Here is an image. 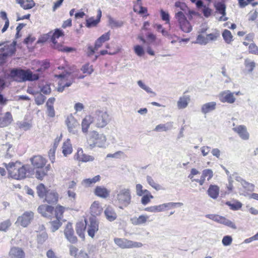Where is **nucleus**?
<instances>
[{
  "instance_id": "nucleus-1",
  "label": "nucleus",
  "mask_w": 258,
  "mask_h": 258,
  "mask_svg": "<svg viewBox=\"0 0 258 258\" xmlns=\"http://www.w3.org/2000/svg\"><path fill=\"white\" fill-rule=\"evenodd\" d=\"M3 165L6 168L9 175L17 180L24 179L29 170V166L26 165L21 166L20 162H10L8 164L4 163Z\"/></svg>"
},
{
  "instance_id": "nucleus-2",
  "label": "nucleus",
  "mask_w": 258,
  "mask_h": 258,
  "mask_svg": "<svg viewBox=\"0 0 258 258\" xmlns=\"http://www.w3.org/2000/svg\"><path fill=\"white\" fill-rule=\"evenodd\" d=\"M114 201L118 205L119 208L123 209L126 208L132 202L131 190L125 187H120L118 190H116Z\"/></svg>"
},
{
  "instance_id": "nucleus-3",
  "label": "nucleus",
  "mask_w": 258,
  "mask_h": 258,
  "mask_svg": "<svg viewBox=\"0 0 258 258\" xmlns=\"http://www.w3.org/2000/svg\"><path fill=\"white\" fill-rule=\"evenodd\" d=\"M10 76L18 82H24L27 81H33L37 80L39 78L38 74L33 73L29 70H23L18 69L12 70Z\"/></svg>"
},
{
  "instance_id": "nucleus-4",
  "label": "nucleus",
  "mask_w": 258,
  "mask_h": 258,
  "mask_svg": "<svg viewBox=\"0 0 258 258\" xmlns=\"http://www.w3.org/2000/svg\"><path fill=\"white\" fill-rule=\"evenodd\" d=\"M91 115L93 117L95 126L98 128L104 127L111 120V117L106 108L97 109Z\"/></svg>"
},
{
  "instance_id": "nucleus-5",
  "label": "nucleus",
  "mask_w": 258,
  "mask_h": 258,
  "mask_svg": "<svg viewBox=\"0 0 258 258\" xmlns=\"http://www.w3.org/2000/svg\"><path fill=\"white\" fill-rule=\"evenodd\" d=\"M175 17L177 19L179 27L182 31L187 33L192 31V26L181 11L177 12Z\"/></svg>"
},
{
  "instance_id": "nucleus-6",
  "label": "nucleus",
  "mask_w": 258,
  "mask_h": 258,
  "mask_svg": "<svg viewBox=\"0 0 258 258\" xmlns=\"http://www.w3.org/2000/svg\"><path fill=\"white\" fill-rule=\"evenodd\" d=\"M17 41L14 40L10 44H6L0 48V64L5 62L7 57L11 56L15 53Z\"/></svg>"
},
{
  "instance_id": "nucleus-7",
  "label": "nucleus",
  "mask_w": 258,
  "mask_h": 258,
  "mask_svg": "<svg viewBox=\"0 0 258 258\" xmlns=\"http://www.w3.org/2000/svg\"><path fill=\"white\" fill-rule=\"evenodd\" d=\"M114 242L118 247L122 249L139 248L143 246L141 242L133 241L126 238H115Z\"/></svg>"
},
{
  "instance_id": "nucleus-8",
  "label": "nucleus",
  "mask_w": 258,
  "mask_h": 258,
  "mask_svg": "<svg viewBox=\"0 0 258 258\" xmlns=\"http://www.w3.org/2000/svg\"><path fill=\"white\" fill-rule=\"evenodd\" d=\"M234 95V93L231 92L230 90H225L221 92L218 97L219 100L222 103L233 104L236 100Z\"/></svg>"
},
{
  "instance_id": "nucleus-9",
  "label": "nucleus",
  "mask_w": 258,
  "mask_h": 258,
  "mask_svg": "<svg viewBox=\"0 0 258 258\" xmlns=\"http://www.w3.org/2000/svg\"><path fill=\"white\" fill-rule=\"evenodd\" d=\"M33 218L34 213L31 211H27L18 218L16 223L26 227L31 222Z\"/></svg>"
},
{
  "instance_id": "nucleus-10",
  "label": "nucleus",
  "mask_w": 258,
  "mask_h": 258,
  "mask_svg": "<svg viewBox=\"0 0 258 258\" xmlns=\"http://www.w3.org/2000/svg\"><path fill=\"white\" fill-rule=\"evenodd\" d=\"M64 234L66 238L70 242L75 243L77 241V238L74 235V231L71 223L67 224L64 230Z\"/></svg>"
},
{
  "instance_id": "nucleus-11",
  "label": "nucleus",
  "mask_w": 258,
  "mask_h": 258,
  "mask_svg": "<svg viewBox=\"0 0 258 258\" xmlns=\"http://www.w3.org/2000/svg\"><path fill=\"white\" fill-rule=\"evenodd\" d=\"M90 224L88 229V234L89 236L93 238L95 233L99 229V222L95 217L90 218Z\"/></svg>"
},
{
  "instance_id": "nucleus-12",
  "label": "nucleus",
  "mask_w": 258,
  "mask_h": 258,
  "mask_svg": "<svg viewBox=\"0 0 258 258\" xmlns=\"http://www.w3.org/2000/svg\"><path fill=\"white\" fill-rule=\"evenodd\" d=\"M32 165L36 168H42L46 163V160L40 155L34 156L30 159Z\"/></svg>"
},
{
  "instance_id": "nucleus-13",
  "label": "nucleus",
  "mask_w": 258,
  "mask_h": 258,
  "mask_svg": "<svg viewBox=\"0 0 258 258\" xmlns=\"http://www.w3.org/2000/svg\"><path fill=\"white\" fill-rule=\"evenodd\" d=\"M75 158L79 161L87 162L92 161L94 160V158L90 155L84 154L82 149L79 148L77 153L75 155Z\"/></svg>"
},
{
  "instance_id": "nucleus-14",
  "label": "nucleus",
  "mask_w": 258,
  "mask_h": 258,
  "mask_svg": "<svg viewBox=\"0 0 258 258\" xmlns=\"http://www.w3.org/2000/svg\"><path fill=\"white\" fill-rule=\"evenodd\" d=\"M66 123L70 133L73 134H76V128L79 125V123L76 119L72 116H68L66 120Z\"/></svg>"
},
{
  "instance_id": "nucleus-15",
  "label": "nucleus",
  "mask_w": 258,
  "mask_h": 258,
  "mask_svg": "<svg viewBox=\"0 0 258 258\" xmlns=\"http://www.w3.org/2000/svg\"><path fill=\"white\" fill-rule=\"evenodd\" d=\"M91 123L94 124L93 117L91 115H86L82 120L81 123L82 131L83 133L86 134L88 132V129Z\"/></svg>"
},
{
  "instance_id": "nucleus-16",
  "label": "nucleus",
  "mask_w": 258,
  "mask_h": 258,
  "mask_svg": "<svg viewBox=\"0 0 258 258\" xmlns=\"http://www.w3.org/2000/svg\"><path fill=\"white\" fill-rule=\"evenodd\" d=\"M53 210V208L52 206L42 205L38 208V212L44 217L49 218L51 216Z\"/></svg>"
},
{
  "instance_id": "nucleus-17",
  "label": "nucleus",
  "mask_w": 258,
  "mask_h": 258,
  "mask_svg": "<svg viewBox=\"0 0 258 258\" xmlns=\"http://www.w3.org/2000/svg\"><path fill=\"white\" fill-rule=\"evenodd\" d=\"M216 105L215 101L206 103L201 106V112L204 115L209 113L216 109Z\"/></svg>"
},
{
  "instance_id": "nucleus-18",
  "label": "nucleus",
  "mask_w": 258,
  "mask_h": 258,
  "mask_svg": "<svg viewBox=\"0 0 258 258\" xmlns=\"http://www.w3.org/2000/svg\"><path fill=\"white\" fill-rule=\"evenodd\" d=\"M96 135L95 138V147L99 148H104L106 146V138L103 134H99L97 132L94 133Z\"/></svg>"
},
{
  "instance_id": "nucleus-19",
  "label": "nucleus",
  "mask_w": 258,
  "mask_h": 258,
  "mask_svg": "<svg viewBox=\"0 0 258 258\" xmlns=\"http://www.w3.org/2000/svg\"><path fill=\"white\" fill-rule=\"evenodd\" d=\"M106 218L110 222L114 221L117 218V214L114 209L110 206L106 207L104 211Z\"/></svg>"
},
{
  "instance_id": "nucleus-20",
  "label": "nucleus",
  "mask_w": 258,
  "mask_h": 258,
  "mask_svg": "<svg viewBox=\"0 0 258 258\" xmlns=\"http://www.w3.org/2000/svg\"><path fill=\"white\" fill-rule=\"evenodd\" d=\"M102 210L98 201H94L90 207V213L93 217L99 216L101 213Z\"/></svg>"
},
{
  "instance_id": "nucleus-21",
  "label": "nucleus",
  "mask_w": 258,
  "mask_h": 258,
  "mask_svg": "<svg viewBox=\"0 0 258 258\" xmlns=\"http://www.w3.org/2000/svg\"><path fill=\"white\" fill-rule=\"evenodd\" d=\"M94 193L96 196L103 199L107 198L110 194V190L104 186H98L95 189Z\"/></svg>"
},
{
  "instance_id": "nucleus-22",
  "label": "nucleus",
  "mask_w": 258,
  "mask_h": 258,
  "mask_svg": "<svg viewBox=\"0 0 258 258\" xmlns=\"http://www.w3.org/2000/svg\"><path fill=\"white\" fill-rule=\"evenodd\" d=\"M234 132L237 133L240 138L244 140H248L249 134L247 132L246 127L243 125H239L233 128Z\"/></svg>"
},
{
  "instance_id": "nucleus-23",
  "label": "nucleus",
  "mask_w": 258,
  "mask_h": 258,
  "mask_svg": "<svg viewBox=\"0 0 258 258\" xmlns=\"http://www.w3.org/2000/svg\"><path fill=\"white\" fill-rule=\"evenodd\" d=\"M13 117L10 112H7L3 117L0 116V127L9 125L13 121Z\"/></svg>"
},
{
  "instance_id": "nucleus-24",
  "label": "nucleus",
  "mask_w": 258,
  "mask_h": 258,
  "mask_svg": "<svg viewBox=\"0 0 258 258\" xmlns=\"http://www.w3.org/2000/svg\"><path fill=\"white\" fill-rule=\"evenodd\" d=\"M9 255L12 258L25 257L24 251L21 248L18 247H12L9 252Z\"/></svg>"
},
{
  "instance_id": "nucleus-25",
  "label": "nucleus",
  "mask_w": 258,
  "mask_h": 258,
  "mask_svg": "<svg viewBox=\"0 0 258 258\" xmlns=\"http://www.w3.org/2000/svg\"><path fill=\"white\" fill-rule=\"evenodd\" d=\"M45 200L49 204H55L58 200V195L56 192L53 190L47 191Z\"/></svg>"
},
{
  "instance_id": "nucleus-26",
  "label": "nucleus",
  "mask_w": 258,
  "mask_h": 258,
  "mask_svg": "<svg viewBox=\"0 0 258 258\" xmlns=\"http://www.w3.org/2000/svg\"><path fill=\"white\" fill-rule=\"evenodd\" d=\"M190 101L189 96L188 95H183L179 97L177 102V106L179 109L185 108Z\"/></svg>"
},
{
  "instance_id": "nucleus-27",
  "label": "nucleus",
  "mask_w": 258,
  "mask_h": 258,
  "mask_svg": "<svg viewBox=\"0 0 258 258\" xmlns=\"http://www.w3.org/2000/svg\"><path fill=\"white\" fill-rule=\"evenodd\" d=\"M219 187L216 185L211 184L207 190L209 196L213 199H216L219 194Z\"/></svg>"
},
{
  "instance_id": "nucleus-28",
  "label": "nucleus",
  "mask_w": 258,
  "mask_h": 258,
  "mask_svg": "<svg viewBox=\"0 0 258 258\" xmlns=\"http://www.w3.org/2000/svg\"><path fill=\"white\" fill-rule=\"evenodd\" d=\"M16 2L24 10L30 9L35 5L33 0H16Z\"/></svg>"
},
{
  "instance_id": "nucleus-29",
  "label": "nucleus",
  "mask_w": 258,
  "mask_h": 258,
  "mask_svg": "<svg viewBox=\"0 0 258 258\" xmlns=\"http://www.w3.org/2000/svg\"><path fill=\"white\" fill-rule=\"evenodd\" d=\"M148 218V216L142 215L139 217H134L132 218L131 221L134 225H140L146 223Z\"/></svg>"
},
{
  "instance_id": "nucleus-30",
  "label": "nucleus",
  "mask_w": 258,
  "mask_h": 258,
  "mask_svg": "<svg viewBox=\"0 0 258 258\" xmlns=\"http://www.w3.org/2000/svg\"><path fill=\"white\" fill-rule=\"evenodd\" d=\"M85 223L83 222H79L76 225V232L78 235L82 239L85 238L84 231L86 228L87 223L85 221Z\"/></svg>"
},
{
  "instance_id": "nucleus-31",
  "label": "nucleus",
  "mask_w": 258,
  "mask_h": 258,
  "mask_svg": "<svg viewBox=\"0 0 258 258\" xmlns=\"http://www.w3.org/2000/svg\"><path fill=\"white\" fill-rule=\"evenodd\" d=\"M173 123V122L170 121L165 124H159L155 127L154 131L156 132H166L172 128Z\"/></svg>"
},
{
  "instance_id": "nucleus-32",
  "label": "nucleus",
  "mask_w": 258,
  "mask_h": 258,
  "mask_svg": "<svg viewBox=\"0 0 258 258\" xmlns=\"http://www.w3.org/2000/svg\"><path fill=\"white\" fill-rule=\"evenodd\" d=\"M62 149V152L64 156H67L72 153L73 148L70 139H68L63 143Z\"/></svg>"
},
{
  "instance_id": "nucleus-33",
  "label": "nucleus",
  "mask_w": 258,
  "mask_h": 258,
  "mask_svg": "<svg viewBox=\"0 0 258 258\" xmlns=\"http://www.w3.org/2000/svg\"><path fill=\"white\" fill-rule=\"evenodd\" d=\"M217 222L220 224H224L233 229H236L237 228L236 226L233 222L226 219L224 217L219 216L218 221H217Z\"/></svg>"
},
{
  "instance_id": "nucleus-34",
  "label": "nucleus",
  "mask_w": 258,
  "mask_h": 258,
  "mask_svg": "<svg viewBox=\"0 0 258 258\" xmlns=\"http://www.w3.org/2000/svg\"><path fill=\"white\" fill-rule=\"evenodd\" d=\"M145 194L142 196L141 199V203L143 205H146L150 202L151 199L153 198V196L151 195V192L147 189H145Z\"/></svg>"
},
{
  "instance_id": "nucleus-35",
  "label": "nucleus",
  "mask_w": 258,
  "mask_h": 258,
  "mask_svg": "<svg viewBox=\"0 0 258 258\" xmlns=\"http://www.w3.org/2000/svg\"><path fill=\"white\" fill-rule=\"evenodd\" d=\"M100 180V175H96L92 178H87L84 179L82 182V184L85 186H89L92 184L95 183L96 182L99 181Z\"/></svg>"
},
{
  "instance_id": "nucleus-36",
  "label": "nucleus",
  "mask_w": 258,
  "mask_h": 258,
  "mask_svg": "<svg viewBox=\"0 0 258 258\" xmlns=\"http://www.w3.org/2000/svg\"><path fill=\"white\" fill-rule=\"evenodd\" d=\"M94 133H96V131H93L90 133L89 138L87 141V145L88 147L90 149H93V148L95 147V140L96 135H94Z\"/></svg>"
},
{
  "instance_id": "nucleus-37",
  "label": "nucleus",
  "mask_w": 258,
  "mask_h": 258,
  "mask_svg": "<svg viewBox=\"0 0 258 258\" xmlns=\"http://www.w3.org/2000/svg\"><path fill=\"white\" fill-rule=\"evenodd\" d=\"M244 64L248 73H251L255 67V63L249 58L245 59Z\"/></svg>"
},
{
  "instance_id": "nucleus-38",
  "label": "nucleus",
  "mask_w": 258,
  "mask_h": 258,
  "mask_svg": "<svg viewBox=\"0 0 258 258\" xmlns=\"http://www.w3.org/2000/svg\"><path fill=\"white\" fill-rule=\"evenodd\" d=\"M222 36L225 42L230 44L233 41V36L230 31L225 29L222 33Z\"/></svg>"
},
{
  "instance_id": "nucleus-39",
  "label": "nucleus",
  "mask_w": 258,
  "mask_h": 258,
  "mask_svg": "<svg viewBox=\"0 0 258 258\" xmlns=\"http://www.w3.org/2000/svg\"><path fill=\"white\" fill-rule=\"evenodd\" d=\"M108 22L109 26L112 28L120 27L123 25V22L121 21H118L114 19L111 17H109Z\"/></svg>"
},
{
  "instance_id": "nucleus-40",
  "label": "nucleus",
  "mask_w": 258,
  "mask_h": 258,
  "mask_svg": "<svg viewBox=\"0 0 258 258\" xmlns=\"http://www.w3.org/2000/svg\"><path fill=\"white\" fill-rule=\"evenodd\" d=\"M36 189L37 194L40 198H43L46 196L47 191H46L45 187L44 184H39L37 185Z\"/></svg>"
},
{
  "instance_id": "nucleus-41",
  "label": "nucleus",
  "mask_w": 258,
  "mask_h": 258,
  "mask_svg": "<svg viewBox=\"0 0 258 258\" xmlns=\"http://www.w3.org/2000/svg\"><path fill=\"white\" fill-rule=\"evenodd\" d=\"M60 220L61 219H56V220L50 222L51 230L52 232H54L57 230H58L59 228L60 227L61 225Z\"/></svg>"
},
{
  "instance_id": "nucleus-42",
  "label": "nucleus",
  "mask_w": 258,
  "mask_h": 258,
  "mask_svg": "<svg viewBox=\"0 0 258 258\" xmlns=\"http://www.w3.org/2000/svg\"><path fill=\"white\" fill-rule=\"evenodd\" d=\"M145 210L147 212H152V213H156V212H160L163 211V209L162 208V205H156L153 206L149 207H147L145 209Z\"/></svg>"
},
{
  "instance_id": "nucleus-43",
  "label": "nucleus",
  "mask_w": 258,
  "mask_h": 258,
  "mask_svg": "<svg viewBox=\"0 0 258 258\" xmlns=\"http://www.w3.org/2000/svg\"><path fill=\"white\" fill-rule=\"evenodd\" d=\"M146 180L148 183L153 188L157 190L160 189V185L156 183L151 176L149 175L147 176Z\"/></svg>"
},
{
  "instance_id": "nucleus-44",
  "label": "nucleus",
  "mask_w": 258,
  "mask_h": 258,
  "mask_svg": "<svg viewBox=\"0 0 258 258\" xmlns=\"http://www.w3.org/2000/svg\"><path fill=\"white\" fill-rule=\"evenodd\" d=\"M226 205L228 206L231 210L234 211L240 209L242 207V204L238 201H236L234 203H231L230 202H227Z\"/></svg>"
},
{
  "instance_id": "nucleus-45",
  "label": "nucleus",
  "mask_w": 258,
  "mask_h": 258,
  "mask_svg": "<svg viewBox=\"0 0 258 258\" xmlns=\"http://www.w3.org/2000/svg\"><path fill=\"white\" fill-rule=\"evenodd\" d=\"M46 97L41 93H37L35 97V101L37 105H40L44 102Z\"/></svg>"
},
{
  "instance_id": "nucleus-46",
  "label": "nucleus",
  "mask_w": 258,
  "mask_h": 258,
  "mask_svg": "<svg viewBox=\"0 0 258 258\" xmlns=\"http://www.w3.org/2000/svg\"><path fill=\"white\" fill-rule=\"evenodd\" d=\"M216 10L223 16L226 15V6L221 3H218L216 6Z\"/></svg>"
},
{
  "instance_id": "nucleus-47",
  "label": "nucleus",
  "mask_w": 258,
  "mask_h": 258,
  "mask_svg": "<svg viewBox=\"0 0 258 258\" xmlns=\"http://www.w3.org/2000/svg\"><path fill=\"white\" fill-rule=\"evenodd\" d=\"M242 187L246 190L250 191H252L254 190V185L251 183H249L243 179L241 183Z\"/></svg>"
},
{
  "instance_id": "nucleus-48",
  "label": "nucleus",
  "mask_w": 258,
  "mask_h": 258,
  "mask_svg": "<svg viewBox=\"0 0 258 258\" xmlns=\"http://www.w3.org/2000/svg\"><path fill=\"white\" fill-rule=\"evenodd\" d=\"M195 43L201 45H206L208 43V40L207 39V36L205 37L202 34H199L197 37Z\"/></svg>"
},
{
  "instance_id": "nucleus-49",
  "label": "nucleus",
  "mask_w": 258,
  "mask_h": 258,
  "mask_svg": "<svg viewBox=\"0 0 258 258\" xmlns=\"http://www.w3.org/2000/svg\"><path fill=\"white\" fill-rule=\"evenodd\" d=\"M137 84L140 88L144 90L147 93H153L154 95L155 94V93L152 91L151 88L145 84L141 80L138 81Z\"/></svg>"
},
{
  "instance_id": "nucleus-50",
  "label": "nucleus",
  "mask_w": 258,
  "mask_h": 258,
  "mask_svg": "<svg viewBox=\"0 0 258 258\" xmlns=\"http://www.w3.org/2000/svg\"><path fill=\"white\" fill-rule=\"evenodd\" d=\"M64 212V208L62 206H57L55 209V215L56 219H61Z\"/></svg>"
},
{
  "instance_id": "nucleus-51",
  "label": "nucleus",
  "mask_w": 258,
  "mask_h": 258,
  "mask_svg": "<svg viewBox=\"0 0 258 258\" xmlns=\"http://www.w3.org/2000/svg\"><path fill=\"white\" fill-rule=\"evenodd\" d=\"M48 238L47 234L45 232H42L37 235V241L40 244L43 243Z\"/></svg>"
},
{
  "instance_id": "nucleus-52",
  "label": "nucleus",
  "mask_w": 258,
  "mask_h": 258,
  "mask_svg": "<svg viewBox=\"0 0 258 258\" xmlns=\"http://www.w3.org/2000/svg\"><path fill=\"white\" fill-rule=\"evenodd\" d=\"M202 174H203L204 176L207 178L208 181L211 180L214 175L213 171L212 169H206L202 171Z\"/></svg>"
},
{
  "instance_id": "nucleus-53",
  "label": "nucleus",
  "mask_w": 258,
  "mask_h": 258,
  "mask_svg": "<svg viewBox=\"0 0 258 258\" xmlns=\"http://www.w3.org/2000/svg\"><path fill=\"white\" fill-rule=\"evenodd\" d=\"M17 124L19 128L24 131H27L31 127V124L26 121H19Z\"/></svg>"
},
{
  "instance_id": "nucleus-54",
  "label": "nucleus",
  "mask_w": 258,
  "mask_h": 258,
  "mask_svg": "<svg viewBox=\"0 0 258 258\" xmlns=\"http://www.w3.org/2000/svg\"><path fill=\"white\" fill-rule=\"evenodd\" d=\"M8 75L4 73L3 75L0 76V91L4 89L6 87V80L7 79Z\"/></svg>"
},
{
  "instance_id": "nucleus-55",
  "label": "nucleus",
  "mask_w": 258,
  "mask_h": 258,
  "mask_svg": "<svg viewBox=\"0 0 258 258\" xmlns=\"http://www.w3.org/2000/svg\"><path fill=\"white\" fill-rule=\"evenodd\" d=\"M99 22L98 20L94 19L93 18H90L86 20V26L88 28H90L96 26Z\"/></svg>"
},
{
  "instance_id": "nucleus-56",
  "label": "nucleus",
  "mask_w": 258,
  "mask_h": 258,
  "mask_svg": "<svg viewBox=\"0 0 258 258\" xmlns=\"http://www.w3.org/2000/svg\"><path fill=\"white\" fill-rule=\"evenodd\" d=\"M81 70L83 73H87L89 75L91 74L93 72L92 66H90L89 64H86L83 66Z\"/></svg>"
},
{
  "instance_id": "nucleus-57",
  "label": "nucleus",
  "mask_w": 258,
  "mask_h": 258,
  "mask_svg": "<svg viewBox=\"0 0 258 258\" xmlns=\"http://www.w3.org/2000/svg\"><path fill=\"white\" fill-rule=\"evenodd\" d=\"M220 34L218 32H215L214 33H210L207 35V38L209 41H216L217 38L219 36Z\"/></svg>"
},
{
  "instance_id": "nucleus-58",
  "label": "nucleus",
  "mask_w": 258,
  "mask_h": 258,
  "mask_svg": "<svg viewBox=\"0 0 258 258\" xmlns=\"http://www.w3.org/2000/svg\"><path fill=\"white\" fill-rule=\"evenodd\" d=\"M248 51L250 53L258 55V47L254 43H251L248 46Z\"/></svg>"
},
{
  "instance_id": "nucleus-59",
  "label": "nucleus",
  "mask_w": 258,
  "mask_h": 258,
  "mask_svg": "<svg viewBox=\"0 0 258 258\" xmlns=\"http://www.w3.org/2000/svg\"><path fill=\"white\" fill-rule=\"evenodd\" d=\"M232 242V238L231 236L226 235L223 237L222 243L224 246H229Z\"/></svg>"
},
{
  "instance_id": "nucleus-60",
  "label": "nucleus",
  "mask_w": 258,
  "mask_h": 258,
  "mask_svg": "<svg viewBox=\"0 0 258 258\" xmlns=\"http://www.w3.org/2000/svg\"><path fill=\"white\" fill-rule=\"evenodd\" d=\"M136 194L138 196L141 197L145 194V189H143V186L141 184H137L136 186Z\"/></svg>"
},
{
  "instance_id": "nucleus-61",
  "label": "nucleus",
  "mask_w": 258,
  "mask_h": 258,
  "mask_svg": "<svg viewBox=\"0 0 258 258\" xmlns=\"http://www.w3.org/2000/svg\"><path fill=\"white\" fill-rule=\"evenodd\" d=\"M11 225L10 220H6L0 224V231H6Z\"/></svg>"
},
{
  "instance_id": "nucleus-62",
  "label": "nucleus",
  "mask_w": 258,
  "mask_h": 258,
  "mask_svg": "<svg viewBox=\"0 0 258 258\" xmlns=\"http://www.w3.org/2000/svg\"><path fill=\"white\" fill-rule=\"evenodd\" d=\"M160 14L162 19L166 21L167 23H169V14L168 13L161 10Z\"/></svg>"
},
{
  "instance_id": "nucleus-63",
  "label": "nucleus",
  "mask_w": 258,
  "mask_h": 258,
  "mask_svg": "<svg viewBox=\"0 0 258 258\" xmlns=\"http://www.w3.org/2000/svg\"><path fill=\"white\" fill-rule=\"evenodd\" d=\"M134 51L136 54L139 56H141L144 54L143 48L140 45H136L134 47Z\"/></svg>"
},
{
  "instance_id": "nucleus-64",
  "label": "nucleus",
  "mask_w": 258,
  "mask_h": 258,
  "mask_svg": "<svg viewBox=\"0 0 258 258\" xmlns=\"http://www.w3.org/2000/svg\"><path fill=\"white\" fill-rule=\"evenodd\" d=\"M56 149L51 148L48 152V156L51 163H53L55 161V153Z\"/></svg>"
}]
</instances>
